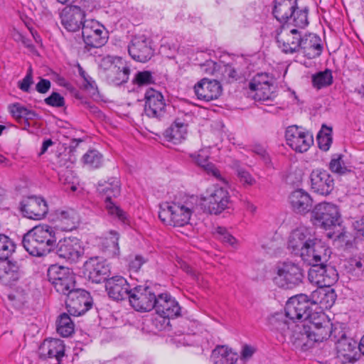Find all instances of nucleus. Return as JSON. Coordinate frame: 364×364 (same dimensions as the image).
Listing matches in <instances>:
<instances>
[{
  "label": "nucleus",
  "instance_id": "1a4fd4ad",
  "mask_svg": "<svg viewBox=\"0 0 364 364\" xmlns=\"http://www.w3.org/2000/svg\"><path fill=\"white\" fill-rule=\"evenodd\" d=\"M144 113L151 118H155L159 121L166 119L169 114L168 108L169 105L166 103L162 93L152 87L146 90L144 95Z\"/></svg>",
  "mask_w": 364,
  "mask_h": 364
},
{
  "label": "nucleus",
  "instance_id": "2eb2a0df",
  "mask_svg": "<svg viewBox=\"0 0 364 364\" xmlns=\"http://www.w3.org/2000/svg\"><path fill=\"white\" fill-rule=\"evenodd\" d=\"M308 277L311 283L318 287H330L338 281V273L334 266L320 262L310 267Z\"/></svg>",
  "mask_w": 364,
  "mask_h": 364
},
{
  "label": "nucleus",
  "instance_id": "9d476101",
  "mask_svg": "<svg viewBox=\"0 0 364 364\" xmlns=\"http://www.w3.org/2000/svg\"><path fill=\"white\" fill-rule=\"evenodd\" d=\"M338 338L335 339L337 356L343 363H355L362 358L360 351V341L347 336L341 330L338 331Z\"/></svg>",
  "mask_w": 364,
  "mask_h": 364
},
{
  "label": "nucleus",
  "instance_id": "a211bd4d",
  "mask_svg": "<svg viewBox=\"0 0 364 364\" xmlns=\"http://www.w3.org/2000/svg\"><path fill=\"white\" fill-rule=\"evenodd\" d=\"M19 208L23 217L36 220L44 218L48 212L46 200L43 197L34 195L24 198L20 203Z\"/></svg>",
  "mask_w": 364,
  "mask_h": 364
},
{
  "label": "nucleus",
  "instance_id": "bf43d9fd",
  "mask_svg": "<svg viewBox=\"0 0 364 364\" xmlns=\"http://www.w3.org/2000/svg\"><path fill=\"white\" fill-rule=\"evenodd\" d=\"M215 234L217 235L218 239L224 243L233 245L236 241V239L230 235L224 227H218L216 228Z\"/></svg>",
  "mask_w": 364,
  "mask_h": 364
},
{
  "label": "nucleus",
  "instance_id": "6e6552de",
  "mask_svg": "<svg viewBox=\"0 0 364 364\" xmlns=\"http://www.w3.org/2000/svg\"><path fill=\"white\" fill-rule=\"evenodd\" d=\"M48 282L61 294H66L75 286V276L68 267L52 264L47 271Z\"/></svg>",
  "mask_w": 364,
  "mask_h": 364
},
{
  "label": "nucleus",
  "instance_id": "58836bf2",
  "mask_svg": "<svg viewBox=\"0 0 364 364\" xmlns=\"http://www.w3.org/2000/svg\"><path fill=\"white\" fill-rule=\"evenodd\" d=\"M311 82L313 87L318 90L331 85L333 82L331 70L326 68L313 75Z\"/></svg>",
  "mask_w": 364,
  "mask_h": 364
},
{
  "label": "nucleus",
  "instance_id": "338daca9",
  "mask_svg": "<svg viewBox=\"0 0 364 364\" xmlns=\"http://www.w3.org/2000/svg\"><path fill=\"white\" fill-rule=\"evenodd\" d=\"M238 360V355L236 353H230L225 357H221L215 361L216 364H235Z\"/></svg>",
  "mask_w": 364,
  "mask_h": 364
},
{
  "label": "nucleus",
  "instance_id": "72a5a7b5",
  "mask_svg": "<svg viewBox=\"0 0 364 364\" xmlns=\"http://www.w3.org/2000/svg\"><path fill=\"white\" fill-rule=\"evenodd\" d=\"M193 213L192 205L185 202L183 204L172 202V225L183 227L189 223L191 216Z\"/></svg>",
  "mask_w": 364,
  "mask_h": 364
},
{
  "label": "nucleus",
  "instance_id": "5701e85b",
  "mask_svg": "<svg viewBox=\"0 0 364 364\" xmlns=\"http://www.w3.org/2000/svg\"><path fill=\"white\" fill-rule=\"evenodd\" d=\"M310 179L311 189L319 195L328 196L334 189V179L326 170H313L310 174Z\"/></svg>",
  "mask_w": 364,
  "mask_h": 364
},
{
  "label": "nucleus",
  "instance_id": "c85d7f7f",
  "mask_svg": "<svg viewBox=\"0 0 364 364\" xmlns=\"http://www.w3.org/2000/svg\"><path fill=\"white\" fill-rule=\"evenodd\" d=\"M289 202L294 212L306 215L311 210L313 200L310 195L303 189L292 191L289 196Z\"/></svg>",
  "mask_w": 364,
  "mask_h": 364
},
{
  "label": "nucleus",
  "instance_id": "e433bc0d",
  "mask_svg": "<svg viewBox=\"0 0 364 364\" xmlns=\"http://www.w3.org/2000/svg\"><path fill=\"white\" fill-rule=\"evenodd\" d=\"M280 33L277 32L276 41L282 51L286 54L294 53L300 50L301 36H291L287 35L284 38L279 37Z\"/></svg>",
  "mask_w": 364,
  "mask_h": 364
},
{
  "label": "nucleus",
  "instance_id": "ea45409f",
  "mask_svg": "<svg viewBox=\"0 0 364 364\" xmlns=\"http://www.w3.org/2000/svg\"><path fill=\"white\" fill-rule=\"evenodd\" d=\"M195 162L208 175H211L216 178H221L219 170L215 167L214 164L209 161V156L208 155L203 154V152L199 153L195 157Z\"/></svg>",
  "mask_w": 364,
  "mask_h": 364
},
{
  "label": "nucleus",
  "instance_id": "393cba45",
  "mask_svg": "<svg viewBox=\"0 0 364 364\" xmlns=\"http://www.w3.org/2000/svg\"><path fill=\"white\" fill-rule=\"evenodd\" d=\"M321 317L323 318H316L317 323L307 324L314 342H323L329 338L336 339L338 337L336 332L339 330L337 328H333V323L326 319L325 314L321 315Z\"/></svg>",
  "mask_w": 364,
  "mask_h": 364
},
{
  "label": "nucleus",
  "instance_id": "b1692460",
  "mask_svg": "<svg viewBox=\"0 0 364 364\" xmlns=\"http://www.w3.org/2000/svg\"><path fill=\"white\" fill-rule=\"evenodd\" d=\"M194 92L198 99L210 102L218 99L221 95L223 89L218 80L204 77L195 85Z\"/></svg>",
  "mask_w": 364,
  "mask_h": 364
},
{
  "label": "nucleus",
  "instance_id": "39448f33",
  "mask_svg": "<svg viewBox=\"0 0 364 364\" xmlns=\"http://www.w3.org/2000/svg\"><path fill=\"white\" fill-rule=\"evenodd\" d=\"M316 292H312L311 296L299 294L290 297L286 303L284 311L286 316L289 319L304 321L316 315L314 307L317 306L315 301Z\"/></svg>",
  "mask_w": 364,
  "mask_h": 364
},
{
  "label": "nucleus",
  "instance_id": "4be33fe9",
  "mask_svg": "<svg viewBox=\"0 0 364 364\" xmlns=\"http://www.w3.org/2000/svg\"><path fill=\"white\" fill-rule=\"evenodd\" d=\"M133 287L123 277L117 275L109 278L105 283L109 297L117 301L129 300Z\"/></svg>",
  "mask_w": 364,
  "mask_h": 364
},
{
  "label": "nucleus",
  "instance_id": "bb28decb",
  "mask_svg": "<svg viewBox=\"0 0 364 364\" xmlns=\"http://www.w3.org/2000/svg\"><path fill=\"white\" fill-rule=\"evenodd\" d=\"M307 324H297L292 331L291 341L294 347L301 351H306L314 346V341Z\"/></svg>",
  "mask_w": 364,
  "mask_h": 364
},
{
  "label": "nucleus",
  "instance_id": "774afa93",
  "mask_svg": "<svg viewBox=\"0 0 364 364\" xmlns=\"http://www.w3.org/2000/svg\"><path fill=\"white\" fill-rule=\"evenodd\" d=\"M201 68L205 73L213 75L218 72V64L213 60L206 61L205 63L201 65Z\"/></svg>",
  "mask_w": 364,
  "mask_h": 364
},
{
  "label": "nucleus",
  "instance_id": "4d7b16f0",
  "mask_svg": "<svg viewBox=\"0 0 364 364\" xmlns=\"http://www.w3.org/2000/svg\"><path fill=\"white\" fill-rule=\"evenodd\" d=\"M33 84V69L30 65L26 76L18 82V87L24 92H30L31 86Z\"/></svg>",
  "mask_w": 364,
  "mask_h": 364
},
{
  "label": "nucleus",
  "instance_id": "e2e57ef3",
  "mask_svg": "<svg viewBox=\"0 0 364 364\" xmlns=\"http://www.w3.org/2000/svg\"><path fill=\"white\" fill-rule=\"evenodd\" d=\"M148 259L144 258L143 256L136 255L134 259L130 261L129 266L130 269H132L134 272H138L142 264L146 263Z\"/></svg>",
  "mask_w": 364,
  "mask_h": 364
},
{
  "label": "nucleus",
  "instance_id": "7c9ffc66",
  "mask_svg": "<svg viewBox=\"0 0 364 364\" xmlns=\"http://www.w3.org/2000/svg\"><path fill=\"white\" fill-rule=\"evenodd\" d=\"M297 9V0H274L272 14L279 22L287 23Z\"/></svg>",
  "mask_w": 364,
  "mask_h": 364
},
{
  "label": "nucleus",
  "instance_id": "c756f323",
  "mask_svg": "<svg viewBox=\"0 0 364 364\" xmlns=\"http://www.w3.org/2000/svg\"><path fill=\"white\" fill-rule=\"evenodd\" d=\"M22 266L16 261L7 259L0 269V281L6 286H13L23 276Z\"/></svg>",
  "mask_w": 364,
  "mask_h": 364
},
{
  "label": "nucleus",
  "instance_id": "f257e3e1",
  "mask_svg": "<svg viewBox=\"0 0 364 364\" xmlns=\"http://www.w3.org/2000/svg\"><path fill=\"white\" fill-rule=\"evenodd\" d=\"M287 249L291 255L300 257L311 267L320 262L326 263L331 253L324 242L311 235L310 230L304 227L297 228L291 232Z\"/></svg>",
  "mask_w": 364,
  "mask_h": 364
},
{
  "label": "nucleus",
  "instance_id": "a19ab883",
  "mask_svg": "<svg viewBox=\"0 0 364 364\" xmlns=\"http://www.w3.org/2000/svg\"><path fill=\"white\" fill-rule=\"evenodd\" d=\"M273 84L267 85V86H255V89H250L255 94L252 96L256 102H272L275 97L272 90Z\"/></svg>",
  "mask_w": 364,
  "mask_h": 364
},
{
  "label": "nucleus",
  "instance_id": "de8ad7c7",
  "mask_svg": "<svg viewBox=\"0 0 364 364\" xmlns=\"http://www.w3.org/2000/svg\"><path fill=\"white\" fill-rule=\"evenodd\" d=\"M218 71L221 75L220 80L226 83H231L238 78L237 70L230 64L218 65Z\"/></svg>",
  "mask_w": 364,
  "mask_h": 364
},
{
  "label": "nucleus",
  "instance_id": "6e6d98bb",
  "mask_svg": "<svg viewBox=\"0 0 364 364\" xmlns=\"http://www.w3.org/2000/svg\"><path fill=\"white\" fill-rule=\"evenodd\" d=\"M46 105L53 107H63L65 105V98L58 92H53L44 99Z\"/></svg>",
  "mask_w": 364,
  "mask_h": 364
},
{
  "label": "nucleus",
  "instance_id": "aec40b11",
  "mask_svg": "<svg viewBox=\"0 0 364 364\" xmlns=\"http://www.w3.org/2000/svg\"><path fill=\"white\" fill-rule=\"evenodd\" d=\"M60 16L62 25L69 32L79 31L88 21L85 19V11L78 6H65Z\"/></svg>",
  "mask_w": 364,
  "mask_h": 364
},
{
  "label": "nucleus",
  "instance_id": "412c9836",
  "mask_svg": "<svg viewBox=\"0 0 364 364\" xmlns=\"http://www.w3.org/2000/svg\"><path fill=\"white\" fill-rule=\"evenodd\" d=\"M154 310L164 318H175L181 316V308L178 302L168 292L159 291Z\"/></svg>",
  "mask_w": 364,
  "mask_h": 364
},
{
  "label": "nucleus",
  "instance_id": "cd10ccee",
  "mask_svg": "<svg viewBox=\"0 0 364 364\" xmlns=\"http://www.w3.org/2000/svg\"><path fill=\"white\" fill-rule=\"evenodd\" d=\"M97 191L105 201V205L114 203L112 199L120 196L121 183L117 177H110L107 180H101L97 183Z\"/></svg>",
  "mask_w": 364,
  "mask_h": 364
},
{
  "label": "nucleus",
  "instance_id": "dca6fc26",
  "mask_svg": "<svg viewBox=\"0 0 364 364\" xmlns=\"http://www.w3.org/2000/svg\"><path fill=\"white\" fill-rule=\"evenodd\" d=\"M204 210L210 214L219 215L231 206L232 201L228 191L223 187H215L208 197L203 198Z\"/></svg>",
  "mask_w": 364,
  "mask_h": 364
},
{
  "label": "nucleus",
  "instance_id": "a18cd8bd",
  "mask_svg": "<svg viewBox=\"0 0 364 364\" xmlns=\"http://www.w3.org/2000/svg\"><path fill=\"white\" fill-rule=\"evenodd\" d=\"M105 208L109 215L117 218L119 222L124 225L130 223V218L124 210H123L115 203H109V205H105Z\"/></svg>",
  "mask_w": 364,
  "mask_h": 364
},
{
  "label": "nucleus",
  "instance_id": "ddd939ff",
  "mask_svg": "<svg viewBox=\"0 0 364 364\" xmlns=\"http://www.w3.org/2000/svg\"><path fill=\"white\" fill-rule=\"evenodd\" d=\"M152 40L145 35L134 36L128 46V53L135 61L146 63L154 55Z\"/></svg>",
  "mask_w": 364,
  "mask_h": 364
},
{
  "label": "nucleus",
  "instance_id": "09e8293b",
  "mask_svg": "<svg viewBox=\"0 0 364 364\" xmlns=\"http://www.w3.org/2000/svg\"><path fill=\"white\" fill-rule=\"evenodd\" d=\"M153 75L154 73L150 70L138 71L134 75L132 83L139 87L154 84L155 80Z\"/></svg>",
  "mask_w": 364,
  "mask_h": 364
},
{
  "label": "nucleus",
  "instance_id": "f03ea898",
  "mask_svg": "<svg viewBox=\"0 0 364 364\" xmlns=\"http://www.w3.org/2000/svg\"><path fill=\"white\" fill-rule=\"evenodd\" d=\"M311 220L316 225L326 230H334L328 232V238L344 242L346 246L349 245L348 237L341 225V214L337 205L327 202L317 204L311 210Z\"/></svg>",
  "mask_w": 364,
  "mask_h": 364
},
{
  "label": "nucleus",
  "instance_id": "864d4df0",
  "mask_svg": "<svg viewBox=\"0 0 364 364\" xmlns=\"http://www.w3.org/2000/svg\"><path fill=\"white\" fill-rule=\"evenodd\" d=\"M172 202L162 203L159 206V218L168 225H172Z\"/></svg>",
  "mask_w": 364,
  "mask_h": 364
},
{
  "label": "nucleus",
  "instance_id": "37998d69",
  "mask_svg": "<svg viewBox=\"0 0 364 364\" xmlns=\"http://www.w3.org/2000/svg\"><path fill=\"white\" fill-rule=\"evenodd\" d=\"M343 158L341 154H333L328 164L330 171L340 176L350 173L351 170L346 166Z\"/></svg>",
  "mask_w": 364,
  "mask_h": 364
},
{
  "label": "nucleus",
  "instance_id": "20e7f679",
  "mask_svg": "<svg viewBox=\"0 0 364 364\" xmlns=\"http://www.w3.org/2000/svg\"><path fill=\"white\" fill-rule=\"evenodd\" d=\"M161 286L159 284L134 285L129 297L130 306L139 312H149L152 311L157 301Z\"/></svg>",
  "mask_w": 364,
  "mask_h": 364
},
{
  "label": "nucleus",
  "instance_id": "4468645a",
  "mask_svg": "<svg viewBox=\"0 0 364 364\" xmlns=\"http://www.w3.org/2000/svg\"><path fill=\"white\" fill-rule=\"evenodd\" d=\"M53 251L60 258L76 262L84 254L80 240L75 237H64L53 245Z\"/></svg>",
  "mask_w": 364,
  "mask_h": 364
},
{
  "label": "nucleus",
  "instance_id": "49530a36",
  "mask_svg": "<svg viewBox=\"0 0 364 364\" xmlns=\"http://www.w3.org/2000/svg\"><path fill=\"white\" fill-rule=\"evenodd\" d=\"M15 247V244L8 236L0 233V260L9 259Z\"/></svg>",
  "mask_w": 364,
  "mask_h": 364
},
{
  "label": "nucleus",
  "instance_id": "8fccbe9b",
  "mask_svg": "<svg viewBox=\"0 0 364 364\" xmlns=\"http://www.w3.org/2000/svg\"><path fill=\"white\" fill-rule=\"evenodd\" d=\"M102 155L97 150H90L83 156L82 159L85 164L97 168L102 166Z\"/></svg>",
  "mask_w": 364,
  "mask_h": 364
},
{
  "label": "nucleus",
  "instance_id": "680f3d73",
  "mask_svg": "<svg viewBox=\"0 0 364 364\" xmlns=\"http://www.w3.org/2000/svg\"><path fill=\"white\" fill-rule=\"evenodd\" d=\"M355 239L364 241V217L353 223Z\"/></svg>",
  "mask_w": 364,
  "mask_h": 364
},
{
  "label": "nucleus",
  "instance_id": "603ef678",
  "mask_svg": "<svg viewBox=\"0 0 364 364\" xmlns=\"http://www.w3.org/2000/svg\"><path fill=\"white\" fill-rule=\"evenodd\" d=\"M291 19L296 27L304 28L309 24L308 9L306 7L303 9H294Z\"/></svg>",
  "mask_w": 364,
  "mask_h": 364
},
{
  "label": "nucleus",
  "instance_id": "4c0bfd02",
  "mask_svg": "<svg viewBox=\"0 0 364 364\" xmlns=\"http://www.w3.org/2000/svg\"><path fill=\"white\" fill-rule=\"evenodd\" d=\"M57 332L63 337H68L74 333V323L67 313L60 314L56 320Z\"/></svg>",
  "mask_w": 364,
  "mask_h": 364
},
{
  "label": "nucleus",
  "instance_id": "69168bd1",
  "mask_svg": "<svg viewBox=\"0 0 364 364\" xmlns=\"http://www.w3.org/2000/svg\"><path fill=\"white\" fill-rule=\"evenodd\" d=\"M232 349L225 346H217L212 351V356L220 359L221 357H225L226 355L232 353Z\"/></svg>",
  "mask_w": 364,
  "mask_h": 364
},
{
  "label": "nucleus",
  "instance_id": "f8f14e48",
  "mask_svg": "<svg viewBox=\"0 0 364 364\" xmlns=\"http://www.w3.org/2000/svg\"><path fill=\"white\" fill-rule=\"evenodd\" d=\"M83 274L92 283L107 282L110 276V267L106 259L100 257H90L83 264Z\"/></svg>",
  "mask_w": 364,
  "mask_h": 364
},
{
  "label": "nucleus",
  "instance_id": "0e129e2a",
  "mask_svg": "<svg viewBox=\"0 0 364 364\" xmlns=\"http://www.w3.org/2000/svg\"><path fill=\"white\" fill-rule=\"evenodd\" d=\"M39 82L36 85V90L41 94L47 93L51 87V82L49 80L39 77Z\"/></svg>",
  "mask_w": 364,
  "mask_h": 364
},
{
  "label": "nucleus",
  "instance_id": "473e14b6",
  "mask_svg": "<svg viewBox=\"0 0 364 364\" xmlns=\"http://www.w3.org/2000/svg\"><path fill=\"white\" fill-rule=\"evenodd\" d=\"M188 124L181 118H176L171 125L167 128L163 135L167 141L173 144H180L186 137Z\"/></svg>",
  "mask_w": 364,
  "mask_h": 364
},
{
  "label": "nucleus",
  "instance_id": "423d86ee",
  "mask_svg": "<svg viewBox=\"0 0 364 364\" xmlns=\"http://www.w3.org/2000/svg\"><path fill=\"white\" fill-rule=\"evenodd\" d=\"M277 274L273 282L278 287L284 289H293L303 282L304 274L299 264L291 261L279 262Z\"/></svg>",
  "mask_w": 364,
  "mask_h": 364
},
{
  "label": "nucleus",
  "instance_id": "a878e982",
  "mask_svg": "<svg viewBox=\"0 0 364 364\" xmlns=\"http://www.w3.org/2000/svg\"><path fill=\"white\" fill-rule=\"evenodd\" d=\"M40 359L55 358L58 364H60L62 358L65 356V345L63 341L58 338H47L43 341L38 348Z\"/></svg>",
  "mask_w": 364,
  "mask_h": 364
},
{
  "label": "nucleus",
  "instance_id": "13d9d810",
  "mask_svg": "<svg viewBox=\"0 0 364 364\" xmlns=\"http://www.w3.org/2000/svg\"><path fill=\"white\" fill-rule=\"evenodd\" d=\"M281 314H276L269 318V322L272 327V330L284 333L289 328L288 323L286 321L280 318Z\"/></svg>",
  "mask_w": 364,
  "mask_h": 364
},
{
  "label": "nucleus",
  "instance_id": "c9c22d12",
  "mask_svg": "<svg viewBox=\"0 0 364 364\" xmlns=\"http://www.w3.org/2000/svg\"><path fill=\"white\" fill-rule=\"evenodd\" d=\"M119 234L115 230H110L107 236L102 241L101 250L109 257H116L119 255Z\"/></svg>",
  "mask_w": 364,
  "mask_h": 364
},
{
  "label": "nucleus",
  "instance_id": "c03bdc74",
  "mask_svg": "<svg viewBox=\"0 0 364 364\" xmlns=\"http://www.w3.org/2000/svg\"><path fill=\"white\" fill-rule=\"evenodd\" d=\"M316 292L317 298L315 301H317V305L320 304L325 309L331 308L336 300L337 295L334 289H331L328 291L321 289L319 291H314Z\"/></svg>",
  "mask_w": 364,
  "mask_h": 364
},
{
  "label": "nucleus",
  "instance_id": "6ab92c4d",
  "mask_svg": "<svg viewBox=\"0 0 364 364\" xmlns=\"http://www.w3.org/2000/svg\"><path fill=\"white\" fill-rule=\"evenodd\" d=\"M287 144L295 151L304 153L314 144L313 135L309 132H303L298 126L287 127L285 132Z\"/></svg>",
  "mask_w": 364,
  "mask_h": 364
},
{
  "label": "nucleus",
  "instance_id": "2f4dec72",
  "mask_svg": "<svg viewBox=\"0 0 364 364\" xmlns=\"http://www.w3.org/2000/svg\"><path fill=\"white\" fill-rule=\"evenodd\" d=\"M300 50L308 59L319 57L323 51L321 38L316 35L305 34L301 37Z\"/></svg>",
  "mask_w": 364,
  "mask_h": 364
},
{
  "label": "nucleus",
  "instance_id": "5fc2aeb1",
  "mask_svg": "<svg viewBox=\"0 0 364 364\" xmlns=\"http://www.w3.org/2000/svg\"><path fill=\"white\" fill-rule=\"evenodd\" d=\"M8 109L11 115L16 119V122L25 118L27 108L21 103L14 102L10 104Z\"/></svg>",
  "mask_w": 364,
  "mask_h": 364
},
{
  "label": "nucleus",
  "instance_id": "052dcab7",
  "mask_svg": "<svg viewBox=\"0 0 364 364\" xmlns=\"http://www.w3.org/2000/svg\"><path fill=\"white\" fill-rule=\"evenodd\" d=\"M237 176L240 181L243 185H252L255 180L252 177L251 174L242 168L238 167L236 169Z\"/></svg>",
  "mask_w": 364,
  "mask_h": 364
},
{
  "label": "nucleus",
  "instance_id": "f3484780",
  "mask_svg": "<svg viewBox=\"0 0 364 364\" xmlns=\"http://www.w3.org/2000/svg\"><path fill=\"white\" fill-rule=\"evenodd\" d=\"M82 36L85 48H100L105 45L108 39L105 27L95 20H89L83 25Z\"/></svg>",
  "mask_w": 364,
  "mask_h": 364
},
{
  "label": "nucleus",
  "instance_id": "7ed1b4c3",
  "mask_svg": "<svg viewBox=\"0 0 364 364\" xmlns=\"http://www.w3.org/2000/svg\"><path fill=\"white\" fill-rule=\"evenodd\" d=\"M56 240V232L53 227L40 225L23 235L22 245L31 255L43 257L53 251Z\"/></svg>",
  "mask_w": 364,
  "mask_h": 364
},
{
  "label": "nucleus",
  "instance_id": "f704fd0d",
  "mask_svg": "<svg viewBox=\"0 0 364 364\" xmlns=\"http://www.w3.org/2000/svg\"><path fill=\"white\" fill-rule=\"evenodd\" d=\"M345 269L351 277L358 280L364 279V255H355L347 259Z\"/></svg>",
  "mask_w": 364,
  "mask_h": 364
},
{
  "label": "nucleus",
  "instance_id": "79ce46f5",
  "mask_svg": "<svg viewBox=\"0 0 364 364\" xmlns=\"http://www.w3.org/2000/svg\"><path fill=\"white\" fill-rule=\"evenodd\" d=\"M316 140L320 149L324 151H328L333 141L332 127L323 124L317 134Z\"/></svg>",
  "mask_w": 364,
  "mask_h": 364
},
{
  "label": "nucleus",
  "instance_id": "3c124183",
  "mask_svg": "<svg viewBox=\"0 0 364 364\" xmlns=\"http://www.w3.org/2000/svg\"><path fill=\"white\" fill-rule=\"evenodd\" d=\"M274 83V77L267 73L256 74L249 82V88L255 89V86H267Z\"/></svg>",
  "mask_w": 364,
  "mask_h": 364
},
{
  "label": "nucleus",
  "instance_id": "0eeeda50",
  "mask_svg": "<svg viewBox=\"0 0 364 364\" xmlns=\"http://www.w3.org/2000/svg\"><path fill=\"white\" fill-rule=\"evenodd\" d=\"M100 68L109 84L119 86L129 80L130 69L122 58L107 55L102 59Z\"/></svg>",
  "mask_w": 364,
  "mask_h": 364
},
{
  "label": "nucleus",
  "instance_id": "9b49d317",
  "mask_svg": "<svg viewBox=\"0 0 364 364\" xmlns=\"http://www.w3.org/2000/svg\"><path fill=\"white\" fill-rule=\"evenodd\" d=\"M65 295H67L66 309L71 316H80L92 306V298L90 292L85 289L74 287Z\"/></svg>",
  "mask_w": 364,
  "mask_h": 364
}]
</instances>
